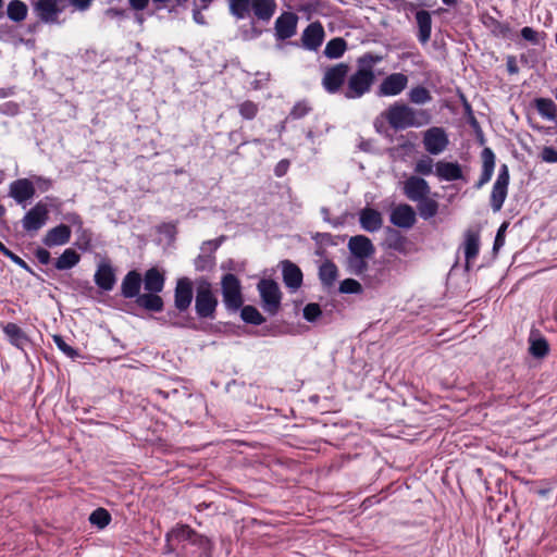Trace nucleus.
<instances>
[{
  "label": "nucleus",
  "mask_w": 557,
  "mask_h": 557,
  "mask_svg": "<svg viewBox=\"0 0 557 557\" xmlns=\"http://www.w3.org/2000/svg\"><path fill=\"white\" fill-rule=\"evenodd\" d=\"M382 116L395 131H403L410 127L419 128L432 121V114L425 109H416L404 102L396 101L391 104Z\"/></svg>",
  "instance_id": "obj_1"
},
{
  "label": "nucleus",
  "mask_w": 557,
  "mask_h": 557,
  "mask_svg": "<svg viewBox=\"0 0 557 557\" xmlns=\"http://www.w3.org/2000/svg\"><path fill=\"white\" fill-rule=\"evenodd\" d=\"M173 536L177 542L182 543V550L185 557H194L197 555L212 554L214 543L208 536L198 533L188 524H178L170 533L166 539Z\"/></svg>",
  "instance_id": "obj_2"
},
{
  "label": "nucleus",
  "mask_w": 557,
  "mask_h": 557,
  "mask_svg": "<svg viewBox=\"0 0 557 557\" xmlns=\"http://www.w3.org/2000/svg\"><path fill=\"white\" fill-rule=\"evenodd\" d=\"M219 300L213 293L212 285L207 278H199L196 282L195 310L200 319L215 318Z\"/></svg>",
  "instance_id": "obj_3"
},
{
  "label": "nucleus",
  "mask_w": 557,
  "mask_h": 557,
  "mask_svg": "<svg viewBox=\"0 0 557 557\" xmlns=\"http://www.w3.org/2000/svg\"><path fill=\"white\" fill-rule=\"evenodd\" d=\"M374 82L375 75L356 70V72L348 75L343 96L348 100L360 99L371 91Z\"/></svg>",
  "instance_id": "obj_4"
},
{
  "label": "nucleus",
  "mask_w": 557,
  "mask_h": 557,
  "mask_svg": "<svg viewBox=\"0 0 557 557\" xmlns=\"http://www.w3.org/2000/svg\"><path fill=\"white\" fill-rule=\"evenodd\" d=\"M257 287L263 310L270 315L277 314L282 301V292L278 284L271 278H262Z\"/></svg>",
  "instance_id": "obj_5"
},
{
  "label": "nucleus",
  "mask_w": 557,
  "mask_h": 557,
  "mask_svg": "<svg viewBox=\"0 0 557 557\" xmlns=\"http://www.w3.org/2000/svg\"><path fill=\"white\" fill-rule=\"evenodd\" d=\"M223 302L228 311L236 312L243 307L244 298L238 277L232 273L223 275L221 280Z\"/></svg>",
  "instance_id": "obj_6"
},
{
  "label": "nucleus",
  "mask_w": 557,
  "mask_h": 557,
  "mask_svg": "<svg viewBox=\"0 0 557 557\" xmlns=\"http://www.w3.org/2000/svg\"><path fill=\"white\" fill-rule=\"evenodd\" d=\"M349 72V65L341 62L325 69L322 77V86L324 90L331 95L341 92L346 86Z\"/></svg>",
  "instance_id": "obj_7"
},
{
  "label": "nucleus",
  "mask_w": 557,
  "mask_h": 557,
  "mask_svg": "<svg viewBox=\"0 0 557 557\" xmlns=\"http://www.w3.org/2000/svg\"><path fill=\"white\" fill-rule=\"evenodd\" d=\"M509 181V169L508 165L504 163L499 166L497 178L490 196V205L494 212L500 211L504 206L508 194Z\"/></svg>",
  "instance_id": "obj_8"
},
{
  "label": "nucleus",
  "mask_w": 557,
  "mask_h": 557,
  "mask_svg": "<svg viewBox=\"0 0 557 557\" xmlns=\"http://www.w3.org/2000/svg\"><path fill=\"white\" fill-rule=\"evenodd\" d=\"M49 219V209L46 203L38 201L22 219L23 230L29 234L38 232Z\"/></svg>",
  "instance_id": "obj_9"
},
{
  "label": "nucleus",
  "mask_w": 557,
  "mask_h": 557,
  "mask_svg": "<svg viewBox=\"0 0 557 557\" xmlns=\"http://www.w3.org/2000/svg\"><path fill=\"white\" fill-rule=\"evenodd\" d=\"M449 144L447 134L443 127L432 126L423 134V146L430 154H440Z\"/></svg>",
  "instance_id": "obj_10"
},
{
  "label": "nucleus",
  "mask_w": 557,
  "mask_h": 557,
  "mask_svg": "<svg viewBox=\"0 0 557 557\" xmlns=\"http://www.w3.org/2000/svg\"><path fill=\"white\" fill-rule=\"evenodd\" d=\"M193 282L189 277L183 276L177 278L174 288V307L180 312H185L191 305L194 297Z\"/></svg>",
  "instance_id": "obj_11"
},
{
  "label": "nucleus",
  "mask_w": 557,
  "mask_h": 557,
  "mask_svg": "<svg viewBox=\"0 0 557 557\" xmlns=\"http://www.w3.org/2000/svg\"><path fill=\"white\" fill-rule=\"evenodd\" d=\"M298 16L294 12H283L274 23V36L283 41L292 38L297 32Z\"/></svg>",
  "instance_id": "obj_12"
},
{
  "label": "nucleus",
  "mask_w": 557,
  "mask_h": 557,
  "mask_svg": "<svg viewBox=\"0 0 557 557\" xmlns=\"http://www.w3.org/2000/svg\"><path fill=\"white\" fill-rule=\"evenodd\" d=\"M408 85V76L404 73H393L386 76L377 88V96L389 97L401 94Z\"/></svg>",
  "instance_id": "obj_13"
},
{
  "label": "nucleus",
  "mask_w": 557,
  "mask_h": 557,
  "mask_svg": "<svg viewBox=\"0 0 557 557\" xmlns=\"http://www.w3.org/2000/svg\"><path fill=\"white\" fill-rule=\"evenodd\" d=\"M389 221L398 228L409 230L416 224L417 214L410 205L399 203L391 211Z\"/></svg>",
  "instance_id": "obj_14"
},
{
  "label": "nucleus",
  "mask_w": 557,
  "mask_h": 557,
  "mask_svg": "<svg viewBox=\"0 0 557 557\" xmlns=\"http://www.w3.org/2000/svg\"><path fill=\"white\" fill-rule=\"evenodd\" d=\"M403 191L409 200L416 202L429 196L431 188L424 178L411 175L404 182Z\"/></svg>",
  "instance_id": "obj_15"
},
{
  "label": "nucleus",
  "mask_w": 557,
  "mask_h": 557,
  "mask_svg": "<svg viewBox=\"0 0 557 557\" xmlns=\"http://www.w3.org/2000/svg\"><path fill=\"white\" fill-rule=\"evenodd\" d=\"M35 194L36 189L34 183L29 178H18L9 185V196L18 205H24L32 199Z\"/></svg>",
  "instance_id": "obj_16"
},
{
  "label": "nucleus",
  "mask_w": 557,
  "mask_h": 557,
  "mask_svg": "<svg viewBox=\"0 0 557 557\" xmlns=\"http://www.w3.org/2000/svg\"><path fill=\"white\" fill-rule=\"evenodd\" d=\"M324 28L320 22L310 23L302 32V47L310 51H317L324 40Z\"/></svg>",
  "instance_id": "obj_17"
},
{
  "label": "nucleus",
  "mask_w": 557,
  "mask_h": 557,
  "mask_svg": "<svg viewBox=\"0 0 557 557\" xmlns=\"http://www.w3.org/2000/svg\"><path fill=\"white\" fill-rule=\"evenodd\" d=\"M94 281L96 285L104 292H110L113 289L116 283V276L110 261L106 260L98 264L94 275Z\"/></svg>",
  "instance_id": "obj_18"
},
{
  "label": "nucleus",
  "mask_w": 557,
  "mask_h": 557,
  "mask_svg": "<svg viewBox=\"0 0 557 557\" xmlns=\"http://www.w3.org/2000/svg\"><path fill=\"white\" fill-rule=\"evenodd\" d=\"M143 277L136 270L126 273L121 283V296L127 299L138 298L140 296V288Z\"/></svg>",
  "instance_id": "obj_19"
},
{
  "label": "nucleus",
  "mask_w": 557,
  "mask_h": 557,
  "mask_svg": "<svg viewBox=\"0 0 557 557\" xmlns=\"http://www.w3.org/2000/svg\"><path fill=\"white\" fill-rule=\"evenodd\" d=\"M71 234H72V231L69 225L59 224V225L50 228L46 233V235L42 237V244L49 248L65 245L70 242Z\"/></svg>",
  "instance_id": "obj_20"
},
{
  "label": "nucleus",
  "mask_w": 557,
  "mask_h": 557,
  "mask_svg": "<svg viewBox=\"0 0 557 557\" xmlns=\"http://www.w3.org/2000/svg\"><path fill=\"white\" fill-rule=\"evenodd\" d=\"M348 249L354 258H370L375 252L374 245L371 239L364 235H356L350 237Z\"/></svg>",
  "instance_id": "obj_21"
},
{
  "label": "nucleus",
  "mask_w": 557,
  "mask_h": 557,
  "mask_svg": "<svg viewBox=\"0 0 557 557\" xmlns=\"http://www.w3.org/2000/svg\"><path fill=\"white\" fill-rule=\"evenodd\" d=\"M276 8V0H251L250 14L257 21L269 23L275 14Z\"/></svg>",
  "instance_id": "obj_22"
},
{
  "label": "nucleus",
  "mask_w": 557,
  "mask_h": 557,
  "mask_svg": "<svg viewBox=\"0 0 557 557\" xmlns=\"http://www.w3.org/2000/svg\"><path fill=\"white\" fill-rule=\"evenodd\" d=\"M463 250L466 258V269H470L471 260L475 259L480 251V230L468 228L465 232Z\"/></svg>",
  "instance_id": "obj_23"
},
{
  "label": "nucleus",
  "mask_w": 557,
  "mask_h": 557,
  "mask_svg": "<svg viewBox=\"0 0 557 557\" xmlns=\"http://www.w3.org/2000/svg\"><path fill=\"white\" fill-rule=\"evenodd\" d=\"M495 153L488 147H485L481 152L482 160V170L479 181L475 183L474 187L476 189L482 188L485 184H487L494 173L495 169Z\"/></svg>",
  "instance_id": "obj_24"
},
{
  "label": "nucleus",
  "mask_w": 557,
  "mask_h": 557,
  "mask_svg": "<svg viewBox=\"0 0 557 557\" xmlns=\"http://www.w3.org/2000/svg\"><path fill=\"white\" fill-rule=\"evenodd\" d=\"M282 264L283 282L286 287L296 290L302 284V272L300 268L289 260H284Z\"/></svg>",
  "instance_id": "obj_25"
},
{
  "label": "nucleus",
  "mask_w": 557,
  "mask_h": 557,
  "mask_svg": "<svg viewBox=\"0 0 557 557\" xmlns=\"http://www.w3.org/2000/svg\"><path fill=\"white\" fill-rule=\"evenodd\" d=\"M359 223L364 231L373 233L382 227L383 216L376 209L367 207L359 212Z\"/></svg>",
  "instance_id": "obj_26"
},
{
  "label": "nucleus",
  "mask_w": 557,
  "mask_h": 557,
  "mask_svg": "<svg viewBox=\"0 0 557 557\" xmlns=\"http://www.w3.org/2000/svg\"><path fill=\"white\" fill-rule=\"evenodd\" d=\"M435 174L442 181L453 182L463 178L462 169L458 162L438 161Z\"/></svg>",
  "instance_id": "obj_27"
},
{
  "label": "nucleus",
  "mask_w": 557,
  "mask_h": 557,
  "mask_svg": "<svg viewBox=\"0 0 557 557\" xmlns=\"http://www.w3.org/2000/svg\"><path fill=\"white\" fill-rule=\"evenodd\" d=\"M386 246L399 253L407 255L409 252V240L397 228L387 226L385 228Z\"/></svg>",
  "instance_id": "obj_28"
},
{
  "label": "nucleus",
  "mask_w": 557,
  "mask_h": 557,
  "mask_svg": "<svg viewBox=\"0 0 557 557\" xmlns=\"http://www.w3.org/2000/svg\"><path fill=\"white\" fill-rule=\"evenodd\" d=\"M2 331L10 344L18 349H24L30 343L27 334L16 323L9 322L2 325Z\"/></svg>",
  "instance_id": "obj_29"
},
{
  "label": "nucleus",
  "mask_w": 557,
  "mask_h": 557,
  "mask_svg": "<svg viewBox=\"0 0 557 557\" xmlns=\"http://www.w3.org/2000/svg\"><path fill=\"white\" fill-rule=\"evenodd\" d=\"M416 22L418 25V40L420 44L425 45L429 42L432 33V16L426 10H419L416 13Z\"/></svg>",
  "instance_id": "obj_30"
},
{
  "label": "nucleus",
  "mask_w": 557,
  "mask_h": 557,
  "mask_svg": "<svg viewBox=\"0 0 557 557\" xmlns=\"http://www.w3.org/2000/svg\"><path fill=\"white\" fill-rule=\"evenodd\" d=\"M143 284L146 292L161 293L165 285V276L157 268H150L145 272Z\"/></svg>",
  "instance_id": "obj_31"
},
{
  "label": "nucleus",
  "mask_w": 557,
  "mask_h": 557,
  "mask_svg": "<svg viewBox=\"0 0 557 557\" xmlns=\"http://www.w3.org/2000/svg\"><path fill=\"white\" fill-rule=\"evenodd\" d=\"M138 307L149 312H161L164 309V301L159 293L147 292L138 296L136 299Z\"/></svg>",
  "instance_id": "obj_32"
},
{
  "label": "nucleus",
  "mask_w": 557,
  "mask_h": 557,
  "mask_svg": "<svg viewBox=\"0 0 557 557\" xmlns=\"http://www.w3.org/2000/svg\"><path fill=\"white\" fill-rule=\"evenodd\" d=\"M338 277V268L332 260H325L319 268V280L325 289L334 286Z\"/></svg>",
  "instance_id": "obj_33"
},
{
  "label": "nucleus",
  "mask_w": 557,
  "mask_h": 557,
  "mask_svg": "<svg viewBox=\"0 0 557 557\" xmlns=\"http://www.w3.org/2000/svg\"><path fill=\"white\" fill-rule=\"evenodd\" d=\"M70 221L73 224L79 225L78 236L77 240L75 243V246L82 250V251H89L91 249V240H92V234L89 230L82 227V219L78 214L74 213L71 215Z\"/></svg>",
  "instance_id": "obj_34"
},
{
  "label": "nucleus",
  "mask_w": 557,
  "mask_h": 557,
  "mask_svg": "<svg viewBox=\"0 0 557 557\" xmlns=\"http://www.w3.org/2000/svg\"><path fill=\"white\" fill-rule=\"evenodd\" d=\"M28 7L22 0H11L7 5V16L14 23H22L26 20Z\"/></svg>",
  "instance_id": "obj_35"
},
{
  "label": "nucleus",
  "mask_w": 557,
  "mask_h": 557,
  "mask_svg": "<svg viewBox=\"0 0 557 557\" xmlns=\"http://www.w3.org/2000/svg\"><path fill=\"white\" fill-rule=\"evenodd\" d=\"M81 256L72 248L65 249L55 260L54 268L59 271L70 270L78 264Z\"/></svg>",
  "instance_id": "obj_36"
},
{
  "label": "nucleus",
  "mask_w": 557,
  "mask_h": 557,
  "mask_svg": "<svg viewBox=\"0 0 557 557\" xmlns=\"http://www.w3.org/2000/svg\"><path fill=\"white\" fill-rule=\"evenodd\" d=\"M486 27H488L492 34L496 37H500L504 39H512L515 33L508 23H503L497 21L494 17H488L485 22Z\"/></svg>",
  "instance_id": "obj_37"
},
{
  "label": "nucleus",
  "mask_w": 557,
  "mask_h": 557,
  "mask_svg": "<svg viewBox=\"0 0 557 557\" xmlns=\"http://www.w3.org/2000/svg\"><path fill=\"white\" fill-rule=\"evenodd\" d=\"M537 112L549 121H557V106L549 98H537L535 100Z\"/></svg>",
  "instance_id": "obj_38"
},
{
  "label": "nucleus",
  "mask_w": 557,
  "mask_h": 557,
  "mask_svg": "<svg viewBox=\"0 0 557 557\" xmlns=\"http://www.w3.org/2000/svg\"><path fill=\"white\" fill-rule=\"evenodd\" d=\"M347 49V42L342 37H336L331 39L325 48L324 55L329 59H338L341 58Z\"/></svg>",
  "instance_id": "obj_39"
},
{
  "label": "nucleus",
  "mask_w": 557,
  "mask_h": 557,
  "mask_svg": "<svg viewBox=\"0 0 557 557\" xmlns=\"http://www.w3.org/2000/svg\"><path fill=\"white\" fill-rule=\"evenodd\" d=\"M418 212L423 220H430L435 216L438 212V202L429 196L418 200Z\"/></svg>",
  "instance_id": "obj_40"
},
{
  "label": "nucleus",
  "mask_w": 557,
  "mask_h": 557,
  "mask_svg": "<svg viewBox=\"0 0 557 557\" xmlns=\"http://www.w3.org/2000/svg\"><path fill=\"white\" fill-rule=\"evenodd\" d=\"M240 318L245 323L251 325H261L265 321V318L259 310L251 305H243V307H240Z\"/></svg>",
  "instance_id": "obj_41"
},
{
  "label": "nucleus",
  "mask_w": 557,
  "mask_h": 557,
  "mask_svg": "<svg viewBox=\"0 0 557 557\" xmlns=\"http://www.w3.org/2000/svg\"><path fill=\"white\" fill-rule=\"evenodd\" d=\"M230 12L236 18L243 20L250 15L251 0H226Z\"/></svg>",
  "instance_id": "obj_42"
},
{
  "label": "nucleus",
  "mask_w": 557,
  "mask_h": 557,
  "mask_svg": "<svg viewBox=\"0 0 557 557\" xmlns=\"http://www.w3.org/2000/svg\"><path fill=\"white\" fill-rule=\"evenodd\" d=\"M383 61V57L367 52L357 59V70L369 72L371 75H375L373 66Z\"/></svg>",
  "instance_id": "obj_43"
},
{
  "label": "nucleus",
  "mask_w": 557,
  "mask_h": 557,
  "mask_svg": "<svg viewBox=\"0 0 557 557\" xmlns=\"http://www.w3.org/2000/svg\"><path fill=\"white\" fill-rule=\"evenodd\" d=\"M311 239L317 245L315 255L323 256L324 255V248L326 246H335L337 243L334 238V236L331 233H313L311 234Z\"/></svg>",
  "instance_id": "obj_44"
},
{
  "label": "nucleus",
  "mask_w": 557,
  "mask_h": 557,
  "mask_svg": "<svg viewBox=\"0 0 557 557\" xmlns=\"http://www.w3.org/2000/svg\"><path fill=\"white\" fill-rule=\"evenodd\" d=\"M408 99L414 104H425L432 100V95L424 86H416L408 92Z\"/></svg>",
  "instance_id": "obj_45"
},
{
  "label": "nucleus",
  "mask_w": 557,
  "mask_h": 557,
  "mask_svg": "<svg viewBox=\"0 0 557 557\" xmlns=\"http://www.w3.org/2000/svg\"><path fill=\"white\" fill-rule=\"evenodd\" d=\"M89 522L99 529H103L111 522V515L104 508H97L90 513Z\"/></svg>",
  "instance_id": "obj_46"
},
{
  "label": "nucleus",
  "mask_w": 557,
  "mask_h": 557,
  "mask_svg": "<svg viewBox=\"0 0 557 557\" xmlns=\"http://www.w3.org/2000/svg\"><path fill=\"white\" fill-rule=\"evenodd\" d=\"M529 351L535 358H544L549 352L548 342L544 337L533 339L531 341Z\"/></svg>",
  "instance_id": "obj_47"
},
{
  "label": "nucleus",
  "mask_w": 557,
  "mask_h": 557,
  "mask_svg": "<svg viewBox=\"0 0 557 557\" xmlns=\"http://www.w3.org/2000/svg\"><path fill=\"white\" fill-rule=\"evenodd\" d=\"M194 265L198 272L210 271L215 265V257L212 253H200L194 260Z\"/></svg>",
  "instance_id": "obj_48"
},
{
  "label": "nucleus",
  "mask_w": 557,
  "mask_h": 557,
  "mask_svg": "<svg viewBox=\"0 0 557 557\" xmlns=\"http://www.w3.org/2000/svg\"><path fill=\"white\" fill-rule=\"evenodd\" d=\"M238 111L243 119L253 120L259 112V106L251 100H246L238 104Z\"/></svg>",
  "instance_id": "obj_49"
},
{
  "label": "nucleus",
  "mask_w": 557,
  "mask_h": 557,
  "mask_svg": "<svg viewBox=\"0 0 557 557\" xmlns=\"http://www.w3.org/2000/svg\"><path fill=\"white\" fill-rule=\"evenodd\" d=\"M338 290L341 294H361L363 288L357 280L345 278L341 282Z\"/></svg>",
  "instance_id": "obj_50"
},
{
  "label": "nucleus",
  "mask_w": 557,
  "mask_h": 557,
  "mask_svg": "<svg viewBox=\"0 0 557 557\" xmlns=\"http://www.w3.org/2000/svg\"><path fill=\"white\" fill-rule=\"evenodd\" d=\"M52 339H53V343L55 344V346L64 354L66 355L67 357L74 359L76 357H78V351L73 348L72 346H70L63 338L62 335H59V334H55L52 336Z\"/></svg>",
  "instance_id": "obj_51"
},
{
  "label": "nucleus",
  "mask_w": 557,
  "mask_h": 557,
  "mask_svg": "<svg viewBox=\"0 0 557 557\" xmlns=\"http://www.w3.org/2000/svg\"><path fill=\"white\" fill-rule=\"evenodd\" d=\"M312 108L309 106V103L305 100L298 101L295 103V106L292 108L288 119L293 120H299L306 116Z\"/></svg>",
  "instance_id": "obj_52"
},
{
  "label": "nucleus",
  "mask_w": 557,
  "mask_h": 557,
  "mask_svg": "<svg viewBox=\"0 0 557 557\" xmlns=\"http://www.w3.org/2000/svg\"><path fill=\"white\" fill-rule=\"evenodd\" d=\"M302 314L308 322H314L322 315V310L319 304L310 302L305 306Z\"/></svg>",
  "instance_id": "obj_53"
},
{
  "label": "nucleus",
  "mask_w": 557,
  "mask_h": 557,
  "mask_svg": "<svg viewBox=\"0 0 557 557\" xmlns=\"http://www.w3.org/2000/svg\"><path fill=\"white\" fill-rule=\"evenodd\" d=\"M414 172L421 175H430L433 172V160L430 157H423L418 160Z\"/></svg>",
  "instance_id": "obj_54"
},
{
  "label": "nucleus",
  "mask_w": 557,
  "mask_h": 557,
  "mask_svg": "<svg viewBox=\"0 0 557 557\" xmlns=\"http://www.w3.org/2000/svg\"><path fill=\"white\" fill-rule=\"evenodd\" d=\"M32 181L34 183L35 189L37 188L41 193L48 191L53 186V181L49 177L34 176Z\"/></svg>",
  "instance_id": "obj_55"
},
{
  "label": "nucleus",
  "mask_w": 557,
  "mask_h": 557,
  "mask_svg": "<svg viewBox=\"0 0 557 557\" xmlns=\"http://www.w3.org/2000/svg\"><path fill=\"white\" fill-rule=\"evenodd\" d=\"M349 265L352 273L359 275L362 274L368 269V263L366 258H354L349 259Z\"/></svg>",
  "instance_id": "obj_56"
},
{
  "label": "nucleus",
  "mask_w": 557,
  "mask_h": 557,
  "mask_svg": "<svg viewBox=\"0 0 557 557\" xmlns=\"http://www.w3.org/2000/svg\"><path fill=\"white\" fill-rule=\"evenodd\" d=\"M508 226V223L507 222H504L500 227L498 228L497 233H496V236H495V239H494V244H493V250L494 251H497L499 248H502L505 244V232H506V228Z\"/></svg>",
  "instance_id": "obj_57"
},
{
  "label": "nucleus",
  "mask_w": 557,
  "mask_h": 557,
  "mask_svg": "<svg viewBox=\"0 0 557 557\" xmlns=\"http://www.w3.org/2000/svg\"><path fill=\"white\" fill-rule=\"evenodd\" d=\"M541 158L547 163H557V150L553 147L545 146L542 149Z\"/></svg>",
  "instance_id": "obj_58"
},
{
  "label": "nucleus",
  "mask_w": 557,
  "mask_h": 557,
  "mask_svg": "<svg viewBox=\"0 0 557 557\" xmlns=\"http://www.w3.org/2000/svg\"><path fill=\"white\" fill-rule=\"evenodd\" d=\"M521 37L533 44V45H537L539 44V34L536 30H534L532 27H529V26H525L521 29Z\"/></svg>",
  "instance_id": "obj_59"
},
{
  "label": "nucleus",
  "mask_w": 557,
  "mask_h": 557,
  "mask_svg": "<svg viewBox=\"0 0 557 557\" xmlns=\"http://www.w3.org/2000/svg\"><path fill=\"white\" fill-rule=\"evenodd\" d=\"M12 262H14L16 265H18L21 269L25 270L26 272L34 274L33 269L28 265L26 261H24L21 257H18L16 253L11 251L9 256H7Z\"/></svg>",
  "instance_id": "obj_60"
},
{
  "label": "nucleus",
  "mask_w": 557,
  "mask_h": 557,
  "mask_svg": "<svg viewBox=\"0 0 557 557\" xmlns=\"http://www.w3.org/2000/svg\"><path fill=\"white\" fill-rule=\"evenodd\" d=\"M226 239V236L225 235H221L220 237L215 238V239H210V240H206L203 242L202 244V249L208 246L209 249H210V253H214L215 250H218V248L222 245V243Z\"/></svg>",
  "instance_id": "obj_61"
},
{
  "label": "nucleus",
  "mask_w": 557,
  "mask_h": 557,
  "mask_svg": "<svg viewBox=\"0 0 557 557\" xmlns=\"http://www.w3.org/2000/svg\"><path fill=\"white\" fill-rule=\"evenodd\" d=\"M35 257L41 264H48L51 261L50 252L46 248H37L35 251Z\"/></svg>",
  "instance_id": "obj_62"
},
{
  "label": "nucleus",
  "mask_w": 557,
  "mask_h": 557,
  "mask_svg": "<svg viewBox=\"0 0 557 557\" xmlns=\"http://www.w3.org/2000/svg\"><path fill=\"white\" fill-rule=\"evenodd\" d=\"M289 161L287 159H283L281 160L274 168V174L275 176L277 177H282L284 176L287 171H288V168H289Z\"/></svg>",
  "instance_id": "obj_63"
},
{
  "label": "nucleus",
  "mask_w": 557,
  "mask_h": 557,
  "mask_svg": "<svg viewBox=\"0 0 557 557\" xmlns=\"http://www.w3.org/2000/svg\"><path fill=\"white\" fill-rule=\"evenodd\" d=\"M202 10L203 9H201V4L199 7L195 5L193 8V18L199 25H205L206 24V18H205V16L202 14Z\"/></svg>",
  "instance_id": "obj_64"
}]
</instances>
